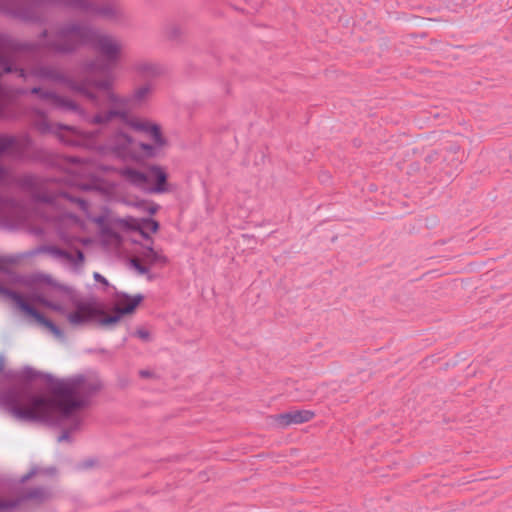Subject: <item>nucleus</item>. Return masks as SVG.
Returning a JSON list of instances; mask_svg holds the SVG:
<instances>
[{"mask_svg": "<svg viewBox=\"0 0 512 512\" xmlns=\"http://www.w3.org/2000/svg\"><path fill=\"white\" fill-rule=\"evenodd\" d=\"M94 278H95L96 281L102 282L105 285L108 284L107 280L103 276H101L99 273H97V272L94 273Z\"/></svg>", "mask_w": 512, "mask_h": 512, "instance_id": "14", "label": "nucleus"}, {"mask_svg": "<svg viewBox=\"0 0 512 512\" xmlns=\"http://www.w3.org/2000/svg\"><path fill=\"white\" fill-rule=\"evenodd\" d=\"M167 258L159 251L151 247H145L142 251L130 260L131 266L140 275L148 274L154 266H164Z\"/></svg>", "mask_w": 512, "mask_h": 512, "instance_id": "7", "label": "nucleus"}, {"mask_svg": "<svg viewBox=\"0 0 512 512\" xmlns=\"http://www.w3.org/2000/svg\"><path fill=\"white\" fill-rule=\"evenodd\" d=\"M114 240H115V242H116V243H118V242H119V239H118V237H117V236H114Z\"/></svg>", "mask_w": 512, "mask_h": 512, "instance_id": "16", "label": "nucleus"}, {"mask_svg": "<svg viewBox=\"0 0 512 512\" xmlns=\"http://www.w3.org/2000/svg\"><path fill=\"white\" fill-rule=\"evenodd\" d=\"M83 45H90L109 61L125 60V50L120 41L107 35H98L82 24H73L61 30L54 43V50L67 53Z\"/></svg>", "mask_w": 512, "mask_h": 512, "instance_id": "2", "label": "nucleus"}, {"mask_svg": "<svg viewBox=\"0 0 512 512\" xmlns=\"http://www.w3.org/2000/svg\"><path fill=\"white\" fill-rule=\"evenodd\" d=\"M156 211V208H152L151 212L154 213Z\"/></svg>", "mask_w": 512, "mask_h": 512, "instance_id": "17", "label": "nucleus"}, {"mask_svg": "<svg viewBox=\"0 0 512 512\" xmlns=\"http://www.w3.org/2000/svg\"><path fill=\"white\" fill-rule=\"evenodd\" d=\"M150 93L151 90L148 86H142L134 92L133 101L142 102L150 95Z\"/></svg>", "mask_w": 512, "mask_h": 512, "instance_id": "12", "label": "nucleus"}, {"mask_svg": "<svg viewBox=\"0 0 512 512\" xmlns=\"http://www.w3.org/2000/svg\"><path fill=\"white\" fill-rule=\"evenodd\" d=\"M143 299L141 294H117L110 312L96 301L80 302L68 315V320L72 325L94 322L103 327H111L119 323L124 316L133 314Z\"/></svg>", "mask_w": 512, "mask_h": 512, "instance_id": "3", "label": "nucleus"}, {"mask_svg": "<svg viewBox=\"0 0 512 512\" xmlns=\"http://www.w3.org/2000/svg\"><path fill=\"white\" fill-rule=\"evenodd\" d=\"M71 294L70 288L54 283L52 281L43 282L39 288V292L29 297L33 302H37L45 307L55 311H62V305L54 300L62 299Z\"/></svg>", "mask_w": 512, "mask_h": 512, "instance_id": "6", "label": "nucleus"}, {"mask_svg": "<svg viewBox=\"0 0 512 512\" xmlns=\"http://www.w3.org/2000/svg\"><path fill=\"white\" fill-rule=\"evenodd\" d=\"M13 300L16 302L18 307L28 316H31L35 321L47 328L55 337L61 338V330L50 320L46 319L42 314L32 308L20 295L13 293Z\"/></svg>", "mask_w": 512, "mask_h": 512, "instance_id": "9", "label": "nucleus"}, {"mask_svg": "<svg viewBox=\"0 0 512 512\" xmlns=\"http://www.w3.org/2000/svg\"><path fill=\"white\" fill-rule=\"evenodd\" d=\"M135 334H136V336L138 338H140L143 341H149L151 339L150 332L148 330H146V329H143V328L142 329H138Z\"/></svg>", "mask_w": 512, "mask_h": 512, "instance_id": "13", "label": "nucleus"}, {"mask_svg": "<svg viewBox=\"0 0 512 512\" xmlns=\"http://www.w3.org/2000/svg\"><path fill=\"white\" fill-rule=\"evenodd\" d=\"M11 506H12V504H10V503H8L6 501H2V500L0 501V510L1 509H7V508H9Z\"/></svg>", "mask_w": 512, "mask_h": 512, "instance_id": "15", "label": "nucleus"}, {"mask_svg": "<svg viewBox=\"0 0 512 512\" xmlns=\"http://www.w3.org/2000/svg\"><path fill=\"white\" fill-rule=\"evenodd\" d=\"M131 221L133 222V224H129V220H125V223L127 225H131V227H133V228L140 229L142 234H143V230H142L143 228L149 229L152 232H156L159 227L158 223L154 220H145L142 225H140L135 220H131Z\"/></svg>", "mask_w": 512, "mask_h": 512, "instance_id": "10", "label": "nucleus"}, {"mask_svg": "<svg viewBox=\"0 0 512 512\" xmlns=\"http://www.w3.org/2000/svg\"><path fill=\"white\" fill-rule=\"evenodd\" d=\"M130 144V137L127 134H120L117 136V144L115 146V149L119 153H125Z\"/></svg>", "mask_w": 512, "mask_h": 512, "instance_id": "11", "label": "nucleus"}, {"mask_svg": "<svg viewBox=\"0 0 512 512\" xmlns=\"http://www.w3.org/2000/svg\"><path fill=\"white\" fill-rule=\"evenodd\" d=\"M314 413L310 410H295L270 417L271 424L278 428H285L293 424H302L310 421Z\"/></svg>", "mask_w": 512, "mask_h": 512, "instance_id": "8", "label": "nucleus"}, {"mask_svg": "<svg viewBox=\"0 0 512 512\" xmlns=\"http://www.w3.org/2000/svg\"><path fill=\"white\" fill-rule=\"evenodd\" d=\"M125 179L131 184L149 193H165L168 192V174L161 166H150L145 172L135 169H125L122 172Z\"/></svg>", "mask_w": 512, "mask_h": 512, "instance_id": "4", "label": "nucleus"}, {"mask_svg": "<svg viewBox=\"0 0 512 512\" xmlns=\"http://www.w3.org/2000/svg\"><path fill=\"white\" fill-rule=\"evenodd\" d=\"M130 125L135 130L144 133L152 141L151 145H141L148 156H156L166 148L167 139L157 123L145 119H134L131 120Z\"/></svg>", "mask_w": 512, "mask_h": 512, "instance_id": "5", "label": "nucleus"}, {"mask_svg": "<svg viewBox=\"0 0 512 512\" xmlns=\"http://www.w3.org/2000/svg\"><path fill=\"white\" fill-rule=\"evenodd\" d=\"M33 377L43 380L50 397L42 395L14 398L9 405L10 412L26 421H53L59 416H69L87 404L88 397L101 387L93 376L58 378L51 374L38 373Z\"/></svg>", "mask_w": 512, "mask_h": 512, "instance_id": "1", "label": "nucleus"}]
</instances>
